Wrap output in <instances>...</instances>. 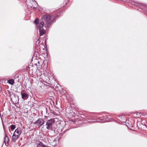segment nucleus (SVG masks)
Returning <instances> with one entry per match:
<instances>
[{
    "label": "nucleus",
    "instance_id": "f257e3e1",
    "mask_svg": "<svg viewBox=\"0 0 147 147\" xmlns=\"http://www.w3.org/2000/svg\"><path fill=\"white\" fill-rule=\"evenodd\" d=\"M55 20V18L54 16L49 15L45 14L43 16L42 18V22L40 23L38 26L40 36L43 35L45 33V31L43 27L44 26L46 29L49 28Z\"/></svg>",
    "mask_w": 147,
    "mask_h": 147
},
{
    "label": "nucleus",
    "instance_id": "f03ea898",
    "mask_svg": "<svg viewBox=\"0 0 147 147\" xmlns=\"http://www.w3.org/2000/svg\"><path fill=\"white\" fill-rule=\"evenodd\" d=\"M55 122L54 119L53 118L48 120L46 123V128L49 130H53V125Z\"/></svg>",
    "mask_w": 147,
    "mask_h": 147
},
{
    "label": "nucleus",
    "instance_id": "7ed1b4c3",
    "mask_svg": "<svg viewBox=\"0 0 147 147\" xmlns=\"http://www.w3.org/2000/svg\"><path fill=\"white\" fill-rule=\"evenodd\" d=\"M130 3H131L133 5H135L136 6H139L140 7L141 9L145 11L144 13H146V11L147 9V7L144 4H141L140 3H138L134 1H131Z\"/></svg>",
    "mask_w": 147,
    "mask_h": 147
},
{
    "label": "nucleus",
    "instance_id": "20e7f679",
    "mask_svg": "<svg viewBox=\"0 0 147 147\" xmlns=\"http://www.w3.org/2000/svg\"><path fill=\"white\" fill-rule=\"evenodd\" d=\"M33 123L34 124H37L39 127L44 123V122L42 119L40 118L36 121L34 122Z\"/></svg>",
    "mask_w": 147,
    "mask_h": 147
},
{
    "label": "nucleus",
    "instance_id": "39448f33",
    "mask_svg": "<svg viewBox=\"0 0 147 147\" xmlns=\"http://www.w3.org/2000/svg\"><path fill=\"white\" fill-rule=\"evenodd\" d=\"M9 141V139L7 135L6 134H5L4 138V142L6 146H7L8 145Z\"/></svg>",
    "mask_w": 147,
    "mask_h": 147
},
{
    "label": "nucleus",
    "instance_id": "423d86ee",
    "mask_svg": "<svg viewBox=\"0 0 147 147\" xmlns=\"http://www.w3.org/2000/svg\"><path fill=\"white\" fill-rule=\"evenodd\" d=\"M21 133L22 131L21 129L20 128H18L15 130L13 134H16L17 135H19V136H20Z\"/></svg>",
    "mask_w": 147,
    "mask_h": 147
},
{
    "label": "nucleus",
    "instance_id": "0eeeda50",
    "mask_svg": "<svg viewBox=\"0 0 147 147\" xmlns=\"http://www.w3.org/2000/svg\"><path fill=\"white\" fill-rule=\"evenodd\" d=\"M20 136L19 135H16V134H13L12 136V140L13 142L15 141L19 138Z\"/></svg>",
    "mask_w": 147,
    "mask_h": 147
},
{
    "label": "nucleus",
    "instance_id": "6e6552de",
    "mask_svg": "<svg viewBox=\"0 0 147 147\" xmlns=\"http://www.w3.org/2000/svg\"><path fill=\"white\" fill-rule=\"evenodd\" d=\"M22 97L24 100H26L28 97V95L25 93H21Z\"/></svg>",
    "mask_w": 147,
    "mask_h": 147
},
{
    "label": "nucleus",
    "instance_id": "1a4fd4ad",
    "mask_svg": "<svg viewBox=\"0 0 147 147\" xmlns=\"http://www.w3.org/2000/svg\"><path fill=\"white\" fill-rule=\"evenodd\" d=\"M54 99V98L52 96H49L46 98L47 100L46 101H53Z\"/></svg>",
    "mask_w": 147,
    "mask_h": 147
},
{
    "label": "nucleus",
    "instance_id": "9d476101",
    "mask_svg": "<svg viewBox=\"0 0 147 147\" xmlns=\"http://www.w3.org/2000/svg\"><path fill=\"white\" fill-rule=\"evenodd\" d=\"M135 115L138 117H139L142 115V113L138 112H136L134 114Z\"/></svg>",
    "mask_w": 147,
    "mask_h": 147
},
{
    "label": "nucleus",
    "instance_id": "9b49d317",
    "mask_svg": "<svg viewBox=\"0 0 147 147\" xmlns=\"http://www.w3.org/2000/svg\"><path fill=\"white\" fill-rule=\"evenodd\" d=\"M40 40L39 39H38L37 40L36 42V46H37V47L38 48H40Z\"/></svg>",
    "mask_w": 147,
    "mask_h": 147
},
{
    "label": "nucleus",
    "instance_id": "f8f14e48",
    "mask_svg": "<svg viewBox=\"0 0 147 147\" xmlns=\"http://www.w3.org/2000/svg\"><path fill=\"white\" fill-rule=\"evenodd\" d=\"M39 143L38 144V146L40 147H45L46 145L43 144L42 143L40 142H39Z\"/></svg>",
    "mask_w": 147,
    "mask_h": 147
},
{
    "label": "nucleus",
    "instance_id": "ddd939ff",
    "mask_svg": "<svg viewBox=\"0 0 147 147\" xmlns=\"http://www.w3.org/2000/svg\"><path fill=\"white\" fill-rule=\"evenodd\" d=\"M8 83L11 85L13 84L14 83V81L12 79H10L8 80Z\"/></svg>",
    "mask_w": 147,
    "mask_h": 147
},
{
    "label": "nucleus",
    "instance_id": "4468645a",
    "mask_svg": "<svg viewBox=\"0 0 147 147\" xmlns=\"http://www.w3.org/2000/svg\"><path fill=\"white\" fill-rule=\"evenodd\" d=\"M10 127L11 130H14L16 128V126L14 125H12L10 126Z\"/></svg>",
    "mask_w": 147,
    "mask_h": 147
},
{
    "label": "nucleus",
    "instance_id": "2eb2a0df",
    "mask_svg": "<svg viewBox=\"0 0 147 147\" xmlns=\"http://www.w3.org/2000/svg\"><path fill=\"white\" fill-rule=\"evenodd\" d=\"M12 102L13 103L15 104V105L17 107H19L20 106L19 105L18 102H17L14 103V102Z\"/></svg>",
    "mask_w": 147,
    "mask_h": 147
},
{
    "label": "nucleus",
    "instance_id": "dca6fc26",
    "mask_svg": "<svg viewBox=\"0 0 147 147\" xmlns=\"http://www.w3.org/2000/svg\"><path fill=\"white\" fill-rule=\"evenodd\" d=\"M54 106L57 107L56 105H57L58 102H53Z\"/></svg>",
    "mask_w": 147,
    "mask_h": 147
},
{
    "label": "nucleus",
    "instance_id": "f3484780",
    "mask_svg": "<svg viewBox=\"0 0 147 147\" xmlns=\"http://www.w3.org/2000/svg\"><path fill=\"white\" fill-rule=\"evenodd\" d=\"M38 19H36L35 20L34 22L36 24H37L38 23Z\"/></svg>",
    "mask_w": 147,
    "mask_h": 147
},
{
    "label": "nucleus",
    "instance_id": "a211bd4d",
    "mask_svg": "<svg viewBox=\"0 0 147 147\" xmlns=\"http://www.w3.org/2000/svg\"><path fill=\"white\" fill-rule=\"evenodd\" d=\"M142 133L144 134V135H145L146 134V133L144 131H143L142 132Z\"/></svg>",
    "mask_w": 147,
    "mask_h": 147
},
{
    "label": "nucleus",
    "instance_id": "6ab92c4d",
    "mask_svg": "<svg viewBox=\"0 0 147 147\" xmlns=\"http://www.w3.org/2000/svg\"><path fill=\"white\" fill-rule=\"evenodd\" d=\"M69 109V108L68 107H67L66 109V112H67V111L68 110V109Z\"/></svg>",
    "mask_w": 147,
    "mask_h": 147
},
{
    "label": "nucleus",
    "instance_id": "aec40b11",
    "mask_svg": "<svg viewBox=\"0 0 147 147\" xmlns=\"http://www.w3.org/2000/svg\"><path fill=\"white\" fill-rule=\"evenodd\" d=\"M3 127L4 129V130H5L4 127V125H3Z\"/></svg>",
    "mask_w": 147,
    "mask_h": 147
},
{
    "label": "nucleus",
    "instance_id": "412c9836",
    "mask_svg": "<svg viewBox=\"0 0 147 147\" xmlns=\"http://www.w3.org/2000/svg\"><path fill=\"white\" fill-rule=\"evenodd\" d=\"M55 113H56L55 112V113H54L53 114H54V115H56V114H55Z\"/></svg>",
    "mask_w": 147,
    "mask_h": 147
},
{
    "label": "nucleus",
    "instance_id": "4be33fe9",
    "mask_svg": "<svg viewBox=\"0 0 147 147\" xmlns=\"http://www.w3.org/2000/svg\"><path fill=\"white\" fill-rule=\"evenodd\" d=\"M26 0V1H26V2L28 1V0Z\"/></svg>",
    "mask_w": 147,
    "mask_h": 147
},
{
    "label": "nucleus",
    "instance_id": "5701e85b",
    "mask_svg": "<svg viewBox=\"0 0 147 147\" xmlns=\"http://www.w3.org/2000/svg\"><path fill=\"white\" fill-rule=\"evenodd\" d=\"M59 102V104L60 105V104H61V103H60V102Z\"/></svg>",
    "mask_w": 147,
    "mask_h": 147
}]
</instances>
